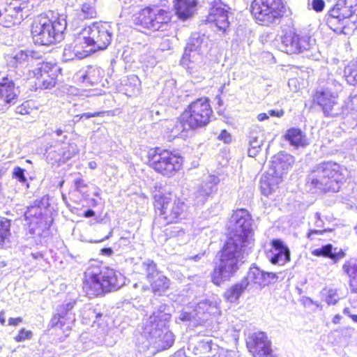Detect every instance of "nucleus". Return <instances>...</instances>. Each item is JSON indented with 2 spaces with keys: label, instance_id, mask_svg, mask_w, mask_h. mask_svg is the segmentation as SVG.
Instances as JSON below:
<instances>
[{
  "label": "nucleus",
  "instance_id": "4d7b16f0",
  "mask_svg": "<svg viewBox=\"0 0 357 357\" xmlns=\"http://www.w3.org/2000/svg\"><path fill=\"white\" fill-rule=\"evenodd\" d=\"M84 314H86L89 319L93 320V322H96L99 317H102V314L100 312H96L95 309L91 307H88L84 310Z\"/></svg>",
  "mask_w": 357,
  "mask_h": 357
},
{
  "label": "nucleus",
  "instance_id": "c03bdc74",
  "mask_svg": "<svg viewBox=\"0 0 357 357\" xmlns=\"http://www.w3.org/2000/svg\"><path fill=\"white\" fill-rule=\"evenodd\" d=\"M94 0H87L77 11V16L81 20L96 17V10L94 6Z\"/></svg>",
  "mask_w": 357,
  "mask_h": 357
},
{
  "label": "nucleus",
  "instance_id": "423d86ee",
  "mask_svg": "<svg viewBox=\"0 0 357 357\" xmlns=\"http://www.w3.org/2000/svg\"><path fill=\"white\" fill-rule=\"evenodd\" d=\"M294 162V158L284 152L278 153L273 157L269 170L260 180L263 195L268 196L278 188L282 181V176L292 167Z\"/></svg>",
  "mask_w": 357,
  "mask_h": 357
},
{
  "label": "nucleus",
  "instance_id": "49530a36",
  "mask_svg": "<svg viewBox=\"0 0 357 357\" xmlns=\"http://www.w3.org/2000/svg\"><path fill=\"white\" fill-rule=\"evenodd\" d=\"M341 109V114H351L357 121V94L351 95Z\"/></svg>",
  "mask_w": 357,
  "mask_h": 357
},
{
  "label": "nucleus",
  "instance_id": "e433bc0d",
  "mask_svg": "<svg viewBox=\"0 0 357 357\" xmlns=\"http://www.w3.org/2000/svg\"><path fill=\"white\" fill-rule=\"evenodd\" d=\"M249 287V282L243 279L238 283L231 286L225 293L227 301L234 303L238 300L244 291Z\"/></svg>",
  "mask_w": 357,
  "mask_h": 357
},
{
  "label": "nucleus",
  "instance_id": "dca6fc26",
  "mask_svg": "<svg viewBox=\"0 0 357 357\" xmlns=\"http://www.w3.org/2000/svg\"><path fill=\"white\" fill-rule=\"evenodd\" d=\"M310 37L306 35H298L293 31L286 33L281 38L280 48L287 54H299L311 48Z\"/></svg>",
  "mask_w": 357,
  "mask_h": 357
},
{
  "label": "nucleus",
  "instance_id": "0eeeda50",
  "mask_svg": "<svg viewBox=\"0 0 357 357\" xmlns=\"http://www.w3.org/2000/svg\"><path fill=\"white\" fill-rule=\"evenodd\" d=\"M38 6V0H0V24L10 27L26 18Z\"/></svg>",
  "mask_w": 357,
  "mask_h": 357
},
{
  "label": "nucleus",
  "instance_id": "1a4fd4ad",
  "mask_svg": "<svg viewBox=\"0 0 357 357\" xmlns=\"http://www.w3.org/2000/svg\"><path fill=\"white\" fill-rule=\"evenodd\" d=\"M342 89V84L339 82L329 79L326 86L317 89L314 94V102L321 107L326 116L333 117L341 114L337 97Z\"/></svg>",
  "mask_w": 357,
  "mask_h": 357
},
{
  "label": "nucleus",
  "instance_id": "39448f33",
  "mask_svg": "<svg viewBox=\"0 0 357 357\" xmlns=\"http://www.w3.org/2000/svg\"><path fill=\"white\" fill-rule=\"evenodd\" d=\"M347 169L333 162L317 165L310 173L307 184L324 192H338L345 178Z\"/></svg>",
  "mask_w": 357,
  "mask_h": 357
},
{
  "label": "nucleus",
  "instance_id": "79ce46f5",
  "mask_svg": "<svg viewBox=\"0 0 357 357\" xmlns=\"http://www.w3.org/2000/svg\"><path fill=\"white\" fill-rule=\"evenodd\" d=\"M31 53L28 50H18L13 54L7 55L6 57L8 64L10 66H16L23 64L29 60Z\"/></svg>",
  "mask_w": 357,
  "mask_h": 357
},
{
  "label": "nucleus",
  "instance_id": "f8f14e48",
  "mask_svg": "<svg viewBox=\"0 0 357 357\" xmlns=\"http://www.w3.org/2000/svg\"><path fill=\"white\" fill-rule=\"evenodd\" d=\"M230 225L232 234L228 240H234V243L251 248L253 244V230L248 212L245 209L235 211L231 217Z\"/></svg>",
  "mask_w": 357,
  "mask_h": 357
},
{
  "label": "nucleus",
  "instance_id": "412c9836",
  "mask_svg": "<svg viewBox=\"0 0 357 357\" xmlns=\"http://www.w3.org/2000/svg\"><path fill=\"white\" fill-rule=\"evenodd\" d=\"M76 301L73 300L66 301L56 309V313L50 321L51 326L61 328L66 322L71 323L75 321V314L71 312Z\"/></svg>",
  "mask_w": 357,
  "mask_h": 357
},
{
  "label": "nucleus",
  "instance_id": "ea45409f",
  "mask_svg": "<svg viewBox=\"0 0 357 357\" xmlns=\"http://www.w3.org/2000/svg\"><path fill=\"white\" fill-rule=\"evenodd\" d=\"M152 291L158 296H161L169 287V280L162 273L149 282Z\"/></svg>",
  "mask_w": 357,
  "mask_h": 357
},
{
  "label": "nucleus",
  "instance_id": "a18cd8bd",
  "mask_svg": "<svg viewBox=\"0 0 357 357\" xmlns=\"http://www.w3.org/2000/svg\"><path fill=\"white\" fill-rule=\"evenodd\" d=\"M141 267L146 274L148 282L155 279L162 273L158 270L156 264L149 259L144 260L142 263Z\"/></svg>",
  "mask_w": 357,
  "mask_h": 357
},
{
  "label": "nucleus",
  "instance_id": "864d4df0",
  "mask_svg": "<svg viewBox=\"0 0 357 357\" xmlns=\"http://www.w3.org/2000/svg\"><path fill=\"white\" fill-rule=\"evenodd\" d=\"M32 337V333L30 331H26L22 328L20 331L17 335L15 337V340L17 342L24 341L25 340H29Z\"/></svg>",
  "mask_w": 357,
  "mask_h": 357
},
{
  "label": "nucleus",
  "instance_id": "4c0bfd02",
  "mask_svg": "<svg viewBox=\"0 0 357 357\" xmlns=\"http://www.w3.org/2000/svg\"><path fill=\"white\" fill-rule=\"evenodd\" d=\"M264 142V135L257 130H252L249 135L248 155L255 157L261 150Z\"/></svg>",
  "mask_w": 357,
  "mask_h": 357
},
{
  "label": "nucleus",
  "instance_id": "69168bd1",
  "mask_svg": "<svg viewBox=\"0 0 357 357\" xmlns=\"http://www.w3.org/2000/svg\"><path fill=\"white\" fill-rule=\"evenodd\" d=\"M218 139L224 141L225 143H229L231 141V135L225 130H223L219 135Z\"/></svg>",
  "mask_w": 357,
  "mask_h": 357
},
{
  "label": "nucleus",
  "instance_id": "f704fd0d",
  "mask_svg": "<svg viewBox=\"0 0 357 357\" xmlns=\"http://www.w3.org/2000/svg\"><path fill=\"white\" fill-rule=\"evenodd\" d=\"M343 272L349 278V287L353 293H357V260L346 261L342 266Z\"/></svg>",
  "mask_w": 357,
  "mask_h": 357
},
{
  "label": "nucleus",
  "instance_id": "7ed1b4c3",
  "mask_svg": "<svg viewBox=\"0 0 357 357\" xmlns=\"http://www.w3.org/2000/svg\"><path fill=\"white\" fill-rule=\"evenodd\" d=\"M250 249L234 243V240H227L220 252V262L212 273V282L219 286L229 280L244 263Z\"/></svg>",
  "mask_w": 357,
  "mask_h": 357
},
{
  "label": "nucleus",
  "instance_id": "c85d7f7f",
  "mask_svg": "<svg viewBox=\"0 0 357 357\" xmlns=\"http://www.w3.org/2000/svg\"><path fill=\"white\" fill-rule=\"evenodd\" d=\"M284 138L286 141L296 148H304L310 144L306 135L300 129L296 128L287 130Z\"/></svg>",
  "mask_w": 357,
  "mask_h": 357
},
{
  "label": "nucleus",
  "instance_id": "c9c22d12",
  "mask_svg": "<svg viewBox=\"0 0 357 357\" xmlns=\"http://www.w3.org/2000/svg\"><path fill=\"white\" fill-rule=\"evenodd\" d=\"M68 145L66 143L55 146L46 150L47 157L55 162L64 161L70 158V154L66 151Z\"/></svg>",
  "mask_w": 357,
  "mask_h": 357
},
{
  "label": "nucleus",
  "instance_id": "3c124183",
  "mask_svg": "<svg viewBox=\"0 0 357 357\" xmlns=\"http://www.w3.org/2000/svg\"><path fill=\"white\" fill-rule=\"evenodd\" d=\"M141 61L146 67H153L157 63V60L152 54H144L141 56Z\"/></svg>",
  "mask_w": 357,
  "mask_h": 357
},
{
  "label": "nucleus",
  "instance_id": "473e14b6",
  "mask_svg": "<svg viewBox=\"0 0 357 357\" xmlns=\"http://www.w3.org/2000/svg\"><path fill=\"white\" fill-rule=\"evenodd\" d=\"M312 254L317 257H325L337 261L344 257V252L342 249L333 248L331 244H327L321 248L314 249L312 251Z\"/></svg>",
  "mask_w": 357,
  "mask_h": 357
},
{
  "label": "nucleus",
  "instance_id": "13d9d810",
  "mask_svg": "<svg viewBox=\"0 0 357 357\" xmlns=\"http://www.w3.org/2000/svg\"><path fill=\"white\" fill-rule=\"evenodd\" d=\"M31 110V107H30V103L28 101L23 102L16 108V112L22 115L29 114Z\"/></svg>",
  "mask_w": 357,
  "mask_h": 357
},
{
  "label": "nucleus",
  "instance_id": "0e129e2a",
  "mask_svg": "<svg viewBox=\"0 0 357 357\" xmlns=\"http://www.w3.org/2000/svg\"><path fill=\"white\" fill-rule=\"evenodd\" d=\"M342 313L350 317L353 321L357 323V314H353L350 307H344L342 310Z\"/></svg>",
  "mask_w": 357,
  "mask_h": 357
},
{
  "label": "nucleus",
  "instance_id": "2f4dec72",
  "mask_svg": "<svg viewBox=\"0 0 357 357\" xmlns=\"http://www.w3.org/2000/svg\"><path fill=\"white\" fill-rule=\"evenodd\" d=\"M312 254L317 257H325L337 261L344 257V252L342 249L333 248L331 244H327L321 248L314 249L312 251Z\"/></svg>",
  "mask_w": 357,
  "mask_h": 357
},
{
  "label": "nucleus",
  "instance_id": "9d476101",
  "mask_svg": "<svg viewBox=\"0 0 357 357\" xmlns=\"http://www.w3.org/2000/svg\"><path fill=\"white\" fill-rule=\"evenodd\" d=\"M281 0H253L251 3V14L261 25L269 26L280 22L283 15Z\"/></svg>",
  "mask_w": 357,
  "mask_h": 357
},
{
  "label": "nucleus",
  "instance_id": "774afa93",
  "mask_svg": "<svg viewBox=\"0 0 357 357\" xmlns=\"http://www.w3.org/2000/svg\"><path fill=\"white\" fill-rule=\"evenodd\" d=\"M192 317H193V315L191 313L187 312H182L180 314L179 319L181 321H185L191 320V319Z\"/></svg>",
  "mask_w": 357,
  "mask_h": 357
},
{
  "label": "nucleus",
  "instance_id": "de8ad7c7",
  "mask_svg": "<svg viewBox=\"0 0 357 357\" xmlns=\"http://www.w3.org/2000/svg\"><path fill=\"white\" fill-rule=\"evenodd\" d=\"M344 76L348 84L357 85V64L351 61L344 68Z\"/></svg>",
  "mask_w": 357,
  "mask_h": 357
},
{
  "label": "nucleus",
  "instance_id": "a878e982",
  "mask_svg": "<svg viewBox=\"0 0 357 357\" xmlns=\"http://www.w3.org/2000/svg\"><path fill=\"white\" fill-rule=\"evenodd\" d=\"M166 128L171 137H180L181 138L186 137L188 130H194L192 126L188 125V122L183 119V112L179 118L167 121Z\"/></svg>",
  "mask_w": 357,
  "mask_h": 357
},
{
  "label": "nucleus",
  "instance_id": "58836bf2",
  "mask_svg": "<svg viewBox=\"0 0 357 357\" xmlns=\"http://www.w3.org/2000/svg\"><path fill=\"white\" fill-rule=\"evenodd\" d=\"M10 220L3 218L0 220V249H5L10 246Z\"/></svg>",
  "mask_w": 357,
  "mask_h": 357
},
{
  "label": "nucleus",
  "instance_id": "4be33fe9",
  "mask_svg": "<svg viewBox=\"0 0 357 357\" xmlns=\"http://www.w3.org/2000/svg\"><path fill=\"white\" fill-rule=\"evenodd\" d=\"M277 278L274 273L265 272L259 267L252 265L248 270L246 276L243 280L249 282V287L257 285L259 287H265Z\"/></svg>",
  "mask_w": 357,
  "mask_h": 357
},
{
  "label": "nucleus",
  "instance_id": "680f3d73",
  "mask_svg": "<svg viewBox=\"0 0 357 357\" xmlns=\"http://www.w3.org/2000/svg\"><path fill=\"white\" fill-rule=\"evenodd\" d=\"M325 6V3L323 0H312V8L316 12H321Z\"/></svg>",
  "mask_w": 357,
  "mask_h": 357
},
{
  "label": "nucleus",
  "instance_id": "c756f323",
  "mask_svg": "<svg viewBox=\"0 0 357 357\" xmlns=\"http://www.w3.org/2000/svg\"><path fill=\"white\" fill-rule=\"evenodd\" d=\"M197 3L195 0H175L174 8L178 17L186 20L195 12Z\"/></svg>",
  "mask_w": 357,
  "mask_h": 357
},
{
  "label": "nucleus",
  "instance_id": "bf43d9fd",
  "mask_svg": "<svg viewBox=\"0 0 357 357\" xmlns=\"http://www.w3.org/2000/svg\"><path fill=\"white\" fill-rule=\"evenodd\" d=\"M128 80L130 84H133V91L135 92H139L141 82L138 77L135 75H132L128 78Z\"/></svg>",
  "mask_w": 357,
  "mask_h": 357
},
{
  "label": "nucleus",
  "instance_id": "b1692460",
  "mask_svg": "<svg viewBox=\"0 0 357 357\" xmlns=\"http://www.w3.org/2000/svg\"><path fill=\"white\" fill-rule=\"evenodd\" d=\"M273 250L268 255L272 264L280 266L284 265L290 261V251L288 247L280 239H274L271 241Z\"/></svg>",
  "mask_w": 357,
  "mask_h": 357
},
{
  "label": "nucleus",
  "instance_id": "f03ea898",
  "mask_svg": "<svg viewBox=\"0 0 357 357\" xmlns=\"http://www.w3.org/2000/svg\"><path fill=\"white\" fill-rule=\"evenodd\" d=\"M125 277L118 271L102 266H90L84 273L83 289L89 296L101 295L121 288Z\"/></svg>",
  "mask_w": 357,
  "mask_h": 357
},
{
  "label": "nucleus",
  "instance_id": "f3484780",
  "mask_svg": "<svg viewBox=\"0 0 357 357\" xmlns=\"http://www.w3.org/2000/svg\"><path fill=\"white\" fill-rule=\"evenodd\" d=\"M247 346L254 357H275L271 343L264 332L250 334L247 340Z\"/></svg>",
  "mask_w": 357,
  "mask_h": 357
},
{
  "label": "nucleus",
  "instance_id": "4468645a",
  "mask_svg": "<svg viewBox=\"0 0 357 357\" xmlns=\"http://www.w3.org/2000/svg\"><path fill=\"white\" fill-rule=\"evenodd\" d=\"M170 19V13L168 10L154 6L142 9L135 21L142 27L156 31L165 29Z\"/></svg>",
  "mask_w": 357,
  "mask_h": 357
},
{
  "label": "nucleus",
  "instance_id": "aec40b11",
  "mask_svg": "<svg viewBox=\"0 0 357 357\" xmlns=\"http://www.w3.org/2000/svg\"><path fill=\"white\" fill-rule=\"evenodd\" d=\"M220 179L215 175H209L202 183L197 185L192 194V199L197 205L203 204L208 196L216 191Z\"/></svg>",
  "mask_w": 357,
  "mask_h": 357
},
{
  "label": "nucleus",
  "instance_id": "2eb2a0df",
  "mask_svg": "<svg viewBox=\"0 0 357 357\" xmlns=\"http://www.w3.org/2000/svg\"><path fill=\"white\" fill-rule=\"evenodd\" d=\"M155 208L160 211V215L169 224L178 220L186 206L178 199L172 200L170 196L159 194L155 196Z\"/></svg>",
  "mask_w": 357,
  "mask_h": 357
},
{
  "label": "nucleus",
  "instance_id": "a211bd4d",
  "mask_svg": "<svg viewBox=\"0 0 357 357\" xmlns=\"http://www.w3.org/2000/svg\"><path fill=\"white\" fill-rule=\"evenodd\" d=\"M59 68L56 65L48 63H43L40 68L35 70L36 77V84L38 88L47 89L54 87L58 76Z\"/></svg>",
  "mask_w": 357,
  "mask_h": 357
},
{
  "label": "nucleus",
  "instance_id": "5701e85b",
  "mask_svg": "<svg viewBox=\"0 0 357 357\" xmlns=\"http://www.w3.org/2000/svg\"><path fill=\"white\" fill-rule=\"evenodd\" d=\"M351 5H347V0H337L336 4L330 10L328 23L330 26L336 23L344 24L343 21L350 17L354 13L351 10Z\"/></svg>",
  "mask_w": 357,
  "mask_h": 357
},
{
  "label": "nucleus",
  "instance_id": "09e8293b",
  "mask_svg": "<svg viewBox=\"0 0 357 357\" xmlns=\"http://www.w3.org/2000/svg\"><path fill=\"white\" fill-rule=\"evenodd\" d=\"M115 248L120 253H126L132 249V245L129 238L121 237L115 244Z\"/></svg>",
  "mask_w": 357,
  "mask_h": 357
},
{
  "label": "nucleus",
  "instance_id": "338daca9",
  "mask_svg": "<svg viewBox=\"0 0 357 357\" xmlns=\"http://www.w3.org/2000/svg\"><path fill=\"white\" fill-rule=\"evenodd\" d=\"M86 186V184L84 183V181L82 178H79L75 179V188L76 190L81 191L82 189L83 188H85Z\"/></svg>",
  "mask_w": 357,
  "mask_h": 357
},
{
  "label": "nucleus",
  "instance_id": "e2e57ef3",
  "mask_svg": "<svg viewBox=\"0 0 357 357\" xmlns=\"http://www.w3.org/2000/svg\"><path fill=\"white\" fill-rule=\"evenodd\" d=\"M218 357H239V356L235 351H228L221 349L219 351Z\"/></svg>",
  "mask_w": 357,
  "mask_h": 357
},
{
  "label": "nucleus",
  "instance_id": "7c9ffc66",
  "mask_svg": "<svg viewBox=\"0 0 357 357\" xmlns=\"http://www.w3.org/2000/svg\"><path fill=\"white\" fill-rule=\"evenodd\" d=\"M82 82L93 86L100 83L104 75L102 68L96 66L89 67L85 72H79Z\"/></svg>",
  "mask_w": 357,
  "mask_h": 357
},
{
  "label": "nucleus",
  "instance_id": "8fccbe9b",
  "mask_svg": "<svg viewBox=\"0 0 357 357\" xmlns=\"http://www.w3.org/2000/svg\"><path fill=\"white\" fill-rule=\"evenodd\" d=\"M77 59L75 47L73 43L65 46L63 52V59L65 61H73Z\"/></svg>",
  "mask_w": 357,
  "mask_h": 357
},
{
  "label": "nucleus",
  "instance_id": "052dcab7",
  "mask_svg": "<svg viewBox=\"0 0 357 357\" xmlns=\"http://www.w3.org/2000/svg\"><path fill=\"white\" fill-rule=\"evenodd\" d=\"M103 112H86L82 114L81 115H76L75 118H77L78 119H89L92 117L100 116Z\"/></svg>",
  "mask_w": 357,
  "mask_h": 357
},
{
  "label": "nucleus",
  "instance_id": "6ab92c4d",
  "mask_svg": "<svg viewBox=\"0 0 357 357\" xmlns=\"http://www.w3.org/2000/svg\"><path fill=\"white\" fill-rule=\"evenodd\" d=\"M229 8L221 0H214L207 17V22L214 24L219 31L225 32L229 24L228 20Z\"/></svg>",
  "mask_w": 357,
  "mask_h": 357
},
{
  "label": "nucleus",
  "instance_id": "72a5a7b5",
  "mask_svg": "<svg viewBox=\"0 0 357 357\" xmlns=\"http://www.w3.org/2000/svg\"><path fill=\"white\" fill-rule=\"evenodd\" d=\"M207 38L204 35L199 33H194L189 38L188 43L185 50L188 51H197L204 53L207 50Z\"/></svg>",
  "mask_w": 357,
  "mask_h": 357
},
{
  "label": "nucleus",
  "instance_id": "bb28decb",
  "mask_svg": "<svg viewBox=\"0 0 357 357\" xmlns=\"http://www.w3.org/2000/svg\"><path fill=\"white\" fill-rule=\"evenodd\" d=\"M17 97V89L13 79L8 77L0 78V100L6 103L14 104Z\"/></svg>",
  "mask_w": 357,
  "mask_h": 357
},
{
  "label": "nucleus",
  "instance_id": "6e6552de",
  "mask_svg": "<svg viewBox=\"0 0 357 357\" xmlns=\"http://www.w3.org/2000/svg\"><path fill=\"white\" fill-rule=\"evenodd\" d=\"M148 162L155 172L170 177L180 170L183 165V158L166 149L155 148L148 153Z\"/></svg>",
  "mask_w": 357,
  "mask_h": 357
},
{
  "label": "nucleus",
  "instance_id": "603ef678",
  "mask_svg": "<svg viewBox=\"0 0 357 357\" xmlns=\"http://www.w3.org/2000/svg\"><path fill=\"white\" fill-rule=\"evenodd\" d=\"M210 307V304L208 301L203 300L197 303L195 307V311L196 314H204L208 310Z\"/></svg>",
  "mask_w": 357,
  "mask_h": 357
},
{
  "label": "nucleus",
  "instance_id": "20e7f679",
  "mask_svg": "<svg viewBox=\"0 0 357 357\" xmlns=\"http://www.w3.org/2000/svg\"><path fill=\"white\" fill-rule=\"evenodd\" d=\"M42 14L33 21L31 33L35 44L50 45L63 39L66 21L61 16L54 15L53 13Z\"/></svg>",
  "mask_w": 357,
  "mask_h": 357
},
{
  "label": "nucleus",
  "instance_id": "cd10ccee",
  "mask_svg": "<svg viewBox=\"0 0 357 357\" xmlns=\"http://www.w3.org/2000/svg\"><path fill=\"white\" fill-rule=\"evenodd\" d=\"M203 54L202 52L188 51L185 50L184 54L181 59V64L187 68L190 73H193V70L196 69L202 63Z\"/></svg>",
  "mask_w": 357,
  "mask_h": 357
},
{
  "label": "nucleus",
  "instance_id": "393cba45",
  "mask_svg": "<svg viewBox=\"0 0 357 357\" xmlns=\"http://www.w3.org/2000/svg\"><path fill=\"white\" fill-rule=\"evenodd\" d=\"M40 202L35 203L27 207L24 213L25 221L29 225V231L31 234H36L38 228L44 222L43 209L39 206Z\"/></svg>",
  "mask_w": 357,
  "mask_h": 357
},
{
  "label": "nucleus",
  "instance_id": "6e6d98bb",
  "mask_svg": "<svg viewBox=\"0 0 357 357\" xmlns=\"http://www.w3.org/2000/svg\"><path fill=\"white\" fill-rule=\"evenodd\" d=\"M340 298L335 290H329L328 294L326 298V302L328 305H335L339 301Z\"/></svg>",
  "mask_w": 357,
  "mask_h": 357
},
{
  "label": "nucleus",
  "instance_id": "9b49d317",
  "mask_svg": "<svg viewBox=\"0 0 357 357\" xmlns=\"http://www.w3.org/2000/svg\"><path fill=\"white\" fill-rule=\"evenodd\" d=\"M113 28L108 22H94L81 31V39L93 52L105 50L112 41Z\"/></svg>",
  "mask_w": 357,
  "mask_h": 357
},
{
  "label": "nucleus",
  "instance_id": "5fc2aeb1",
  "mask_svg": "<svg viewBox=\"0 0 357 357\" xmlns=\"http://www.w3.org/2000/svg\"><path fill=\"white\" fill-rule=\"evenodd\" d=\"M13 177L17 179L20 183H24L26 181V178L24 176V169L20 167H15L13 169Z\"/></svg>",
  "mask_w": 357,
  "mask_h": 357
},
{
  "label": "nucleus",
  "instance_id": "f257e3e1",
  "mask_svg": "<svg viewBox=\"0 0 357 357\" xmlns=\"http://www.w3.org/2000/svg\"><path fill=\"white\" fill-rule=\"evenodd\" d=\"M165 310V305H160L143 324L142 337L145 341L142 344L153 354L169 349L174 342V335L168 328L171 314Z\"/></svg>",
  "mask_w": 357,
  "mask_h": 357
},
{
  "label": "nucleus",
  "instance_id": "a19ab883",
  "mask_svg": "<svg viewBox=\"0 0 357 357\" xmlns=\"http://www.w3.org/2000/svg\"><path fill=\"white\" fill-rule=\"evenodd\" d=\"M73 44L75 47L77 57L79 59H84L93 52V51L91 50V47L84 43V40L81 39V31L77 38L73 41Z\"/></svg>",
  "mask_w": 357,
  "mask_h": 357
},
{
  "label": "nucleus",
  "instance_id": "ddd939ff",
  "mask_svg": "<svg viewBox=\"0 0 357 357\" xmlns=\"http://www.w3.org/2000/svg\"><path fill=\"white\" fill-rule=\"evenodd\" d=\"M213 114L206 97H202L191 102L183 112V119L188 122V125L193 129L204 127L209 121Z\"/></svg>",
  "mask_w": 357,
  "mask_h": 357
},
{
  "label": "nucleus",
  "instance_id": "37998d69",
  "mask_svg": "<svg viewBox=\"0 0 357 357\" xmlns=\"http://www.w3.org/2000/svg\"><path fill=\"white\" fill-rule=\"evenodd\" d=\"M324 222L321 218L320 213L317 212L314 215V223L313 227L316 229H310L307 234V238L311 241L314 239V235H322L324 233L327 231H331V229H322L324 227Z\"/></svg>",
  "mask_w": 357,
  "mask_h": 357
}]
</instances>
